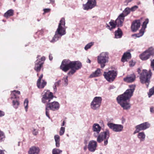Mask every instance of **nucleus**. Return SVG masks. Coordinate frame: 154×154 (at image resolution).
<instances>
[{"label": "nucleus", "instance_id": "53", "mask_svg": "<svg viewBox=\"0 0 154 154\" xmlns=\"http://www.w3.org/2000/svg\"><path fill=\"white\" fill-rule=\"evenodd\" d=\"M49 60H52L53 57L51 54H50L49 55Z\"/></svg>", "mask_w": 154, "mask_h": 154}, {"label": "nucleus", "instance_id": "31", "mask_svg": "<svg viewBox=\"0 0 154 154\" xmlns=\"http://www.w3.org/2000/svg\"><path fill=\"white\" fill-rule=\"evenodd\" d=\"M130 8L127 7L126 8L125 10L123 11L122 13L121 14H123L122 16H124V17L127 16L128 14L131 12Z\"/></svg>", "mask_w": 154, "mask_h": 154}, {"label": "nucleus", "instance_id": "16", "mask_svg": "<svg viewBox=\"0 0 154 154\" xmlns=\"http://www.w3.org/2000/svg\"><path fill=\"white\" fill-rule=\"evenodd\" d=\"M43 76V74H41L37 81V86L39 88H43L47 84L46 82L44 80H42Z\"/></svg>", "mask_w": 154, "mask_h": 154}, {"label": "nucleus", "instance_id": "10", "mask_svg": "<svg viewBox=\"0 0 154 154\" xmlns=\"http://www.w3.org/2000/svg\"><path fill=\"white\" fill-rule=\"evenodd\" d=\"M109 132L108 129H106L105 131L100 133L97 136V141L100 143L106 139H109Z\"/></svg>", "mask_w": 154, "mask_h": 154}, {"label": "nucleus", "instance_id": "9", "mask_svg": "<svg viewBox=\"0 0 154 154\" xmlns=\"http://www.w3.org/2000/svg\"><path fill=\"white\" fill-rule=\"evenodd\" d=\"M53 97L52 93L49 91L45 90L43 92V97L42 101L43 103H45L49 102Z\"/></svg>", "mask_w": 154, "mask_h": 154}, {"label": "nucleus", "instance_id": "55", "mask_svg": "<svg viewBox=\"0 0 154 154\" xmlns=\"http://www.w3.org/2000/svg\"><path fill=\"white\" fill-rule=\"evenodd\" d=\"M0 154H4L3 151L0 150Z\"/></svg>", "mask_w": 154, "mask_h": 154}, {"label": "nucleus", "instance_id": "43", "mask_svg": "<svg viewBox=\"0 0 154 154\" xmlns=\"http://www.w3.org/2000/svg\"><path fill=\"white\" fill-rule=\"evenodd\" d=\"M45 110V114L46 116L48 117L49 119H50V118L49 115V109L48 108V107H46Z\"/></svg>", "mask_w": 154, "mask_h": 154}, {"label": "nucleus", "instance_id": "34", "mask_svg": "<svg viewBox=\"0 0 154 154\" xmlns=\"http://www.w3.org/2000/svg\"><path fill=\"white\" fill-rule=\"evenodd\" d=\"M68 77L67 76H65L62 79V82L65 86H66L68 84Z\"/></svg>", "mask_w": 154, "mask_h": 154}, {"label": "nucleus", "instance_id": "1", "mask_svg": "<svg viewBox=\"0 0 154 154\" xmlns=\"http://www.w3.org/2000/svg\"><path fill=\"white\" fill-rule=\"evenodd\" d=\"M129 87V88L127 89L123 94L118 96L117 98L118 103L125 110L128 109L131 107L130 103L127 100L133 96L135 85H130Z\"/></svg>", "mask_w": 154, "mask_h": 154}, {"label": "nucleus", "instance_id": "56", "mask_svg": "<svg viewBox=\"0 0 154 154\" xmlns=\"http://www.w3.org/2000/svg\"><path fill=\"white\" fill-rule=\"evenodd\" d=\"M64 125H65V122H64V121H63V123H62L61 125V126H63Z\"/></svg>", "mask_w": 154, "mask_h": 154}, {"label": "nucleus", "instance_id": "27", "mask_svg": "<svg viewBox=\"0 0 154 154\" xmlns=\"http://www.w3.org/2000/svg\"><path fill=\"white\" fill-rule=\"evenodd\" d=\"M14 10L12 9H10L8 11L5 13L4 15L5 17L6 18H8L12 16L14 14Z\"/></svg>", "mask_w": 154, "mask_h": 154}, {"label": "nucleus", "instance_id": "11", "mask_svg": "<svg viewBox=\"0 0 154 154\" xmlns=\"http://www.w3.org/2000/svg\"><path fill=\"white\" fill-rule=\"evenodd\" d=\"M108 127L113 131L116 132L122 131L123 128L122 125L119 124H116L112 123H108L107 124Z\"/></svg>", "mask_w": 154, "mask_h": 154}, {"label": "nucleus", "instance_id": "8", "mask_svg": "<svg viewBox=\"0 0 154 154\" xmlns=\"http://www.w3.org/2000/svg\"><path fill=\"white\" fill-rule=\"evenodd\" d=\"M102 100L100 97H95L91 103V108L93 110L98 109L101 105Z\"/></svg>", "mask_w": 154, "mask_h": 154}, {"label": "nucleus", "instance_id": "22", "mask_svg": "<svg viewBox=\"0 0 154 154\" xmlns=\"http://www.w3.org/2000/svg\"><path fill=\"white\" fill-rule=\"evenodd\" d=\"M20 92L18 91L14 90L11 91V100L17 99L19 98V95Z\"/></svg>", "mask_w": 154, "mask_h": 154}, {"label": "nucleus", "instance_id": "30", "mask_svg": "<svg viewBox=\"0 0 154 154\" xmlns=\"http://www.w3.org/2000/svg\"><path fill=\"white\" fill-rule=\"evenodd\" d=\"M145 137L146 135L143 132L139 133L137 135V137L140 141H143L145 140Z\"/></svg>", "mask_w": 154, "mask_h": 154}, {"label": "nucleus", "instance_id": "2", "mask_svg": "<svg viewBox=\"0 0 154 154\" xmlns=\"http://www.w3.org/2000/svg\"><path fill=\"white\" fill-rule=\"evenodd\" d=\"M82 66L81 63L78 61H71L69 60H64L60 66V69L65 72H67L69 69L71 70L68 73V74L72 75Z\"/></svg>", "mask_w": 154, "mask_h": 154}, {"label": "nucleus", "instance_id": "39", "mask_svg": "<svg viewBox=\"0 0 154 154\" xmlns=\"http://www.w3.org/2000/svg\"><path fill=\"white\" fill-rule=\"evenodd\" d=\"M154 94V86L149 90V92L148 93V97H150Z\"/></svg>", "mask_w": 154, "mask_h": 154}, {"label": "nucleus", "instance_id": "5", "mask_svg": "<svg viewBox=\"0 0 154 154\" xmlns=\"http://www.w3.org/2000/svg\"><path fill=\"white\" fill-rule=\"evenodd\" d=\"M152 74L150 70L148 72L147 70L144 69L140 74V82L142 84H145L147 87H148Z\"/></svg>", "mask_w": 154, "mask_h": 154}, {"label": "nucleus", "instance_id": "63", "mask_svg": "<svg viewBox=\"0 0 154 154\" xmlns=\"http://www.w3.org/2000/svg\"><path fill=\"white\" fill-rule=\"evenodd\" d=\"M100 154H103L102 153V152H101L100 153Z\"/></svg>", "mask_w": 154, "mask_h": 154}, {"label": "nucleus", "instance_id": "49", "mask_svg": "<svg viewBox=\"0 0 154 154\" xmlns=\"http://www.w3.org/2000/svg\"><path fill=\"white\" fill-rule=\"evenodd\" d=\"M5 115L4 112L0 110V117H2L4 116Z\"/></svg>", "mask_w": 154, "mask_h": 154}, {"label": "nucleus", "instance_id": "44", "mask_svg": "<svg viewBox=\"0 0 154 154\" xmlns=\"http://www.w3.org/2000/svg\"><path fill=\"white\" fill-rule=\"evenodd\" d=\"M138 8V7L137 6L135 5L132 7L130 9L131 11H135Z\"/></svg>", "mask_w": 154, "mask_h": 154}, {"label": "nucleus", "instance_id": "61", "mask_svg": "<svg viewBox=\"0 0 154 154\" xmlns=\"http://www.w3.org/2000/svg\"><path fill=\"white\" fill-rule=\"evenodd\" d=\"M153 3L154 5V0H153Z\"/></svg>", "mask_w": 154, "mask_h": 154}, {"label": "nucleus", "instance_id": "14", "mask_svg": "<svg viewBox=\"0 0 154 154\" xmlns=\"http://www.w3.org/2000/svg\"><path fill=\"white\" fill-rule=\"evenodd\" d=\"M60 104L57 101H54L51 103L47 104L46 107L48 108L53 111L57 110L60 108Z\"/></svg>", "mask_w": 154, "mask_h": 154}, {"label": "nucleus", "instance_id": "18", "mask_svg": "<svg viewBox=\"0 0 154 154\" xmlns=\"http://www.w3.org/2000/svg\"><path fill=\"white\" fill-rule=\"evenodd\" d=\"M101 129V127L98 124L95 123L92 126V130L95 133L94 134V136L96 137L100 133Z\"/></svg>", "mask_w": 154, "mask_h": 154}, {"label": "nucleus", "instance_id": "21", "mask_svg": "<svg viewBox=\"0 0 154 154\" xmlns=\"http://www.w3.org/2000/svg\"><path fill=\"white\" fill-rule=\"evenodd\" d=\"M40 149L37 146H32L30 147L28 151L29 154H39Z\"/></svg>", "mask_w": 154, "mask_h": 154}, {"label": "nucleus", "instance_id": "32", "mask_svg": "<svg viewBox=\"0 0 154 154\" xmlns=\"http://www.w3.org/2000/svg\"><path fill=\"white\" fill-rule=\"evenodd\" d=\"M145 28H142L140 31L138 33L136 34L135 36L137 37H140L143 35L144 32Z\"/></svg>", "mask_w": 154, "mask_h": 154}, {"label": "nucleus", "instance_id": "58", "mask_svg": "<svg viewBox=\"0 0 154 154\" xmlns=\"http://www.w3.org/2000/svg\"><path fill=\"white\" fill-rule=\"evenodd\" d=\"M134 65V64H133V65H132L131 64H130V65L131 66H133Z\"/></svg>", "mask_w": 154, "mask_h": 154}, {"label": "nucleus", "instance_id": "12", "mask_svg": "<svg viewBox=\"0 0 154 154\" xmlns=\"http://www.w3.org/2000/svg\"><path fill=\"white\" fill-rule=\"evenodd\" d=\"M96 5V0H88L85 4L83 5L82 7L84 10H88L94 8Z\"/></svg>", "mask_w": 154, "mask_h": 154}, {"label": "nucleus", "instance_id": "54", "mask_svg": "<svg viewBox=\"0 0 154 154\" xmlns=\"http://www.w3.org/2000/svg\"><path fill=\"white\" fill-rule=\"evenodd\" d=\"M87 62L88 63H90L91 62V61L89 59H88L87 60Z\"/></svg>", "mask_w": 154, "mask_h": 154}, {"label": "nucleus", "instance_id": "38", "mask_svg": "<svg viewBox=\"0 0 154 154\" xmlns=\"http://www.w3.org/2000/svg\"><path fill=\"white\" fill-rule=\"evenodd\" d=\"M61 82L60 80H59L57 82H55L53 86L54 90V91L56 92L57 91V87L59 86L60 82Z\"/></svg>", "mask_w": 154, "mask_h": 154}, {"label": "nucleus", "instance_id": "40", "mask_svg": "<svg viewBox=\"0 0 154 154\" xmlns=\"http://www.w3.org/2000/svg\"><path fill=\"white\" fill-rule=\"evenodd\" d=\"M5 138V136L4 133L0 130V141L3 140Z\"/></svg>", "mask_w": 154, "mask_h": 154}, {"label": "nucleus", "instance_id": "51", "mask_svg": "<svg viewBox=\"0 0 154 154\" xmlns=\"http://www.w3.org/2000/svg\"><path fill=\"white\" fill-rule=\"evenodd\" d=\"M115 88V87L114 86L111 85V86H110V87H109V90H110L113 89L114 88Z\"/></svg>", "mask_w": 154, "mask_h": 154}, {"label": "nucleus", "instance_id": "48", "mask_svg": "<svg viewBox=\"0 0 154 154\" xmlns=\"http://www.w3.org/2000/svg\"><path fill=\"white\" fill-rule=\"evenodd\" d=\"M44 11V14L45 13H48L49 12L51 11V9L50 8H45L43 9Z\"/></svg>", "mask_w": 154, "mask_h": 154}, {"label": "nucleus", "instance_id": "59", "mask_svg": "<svg viewBox=\"0 0 154 154\" xmlns=\"http://www.w3.org/2000/svg\"><path fill=\"white\" fill-rule=\"evenodd\" d=\"M135 35H136V34H134L132 35V36H135Z\"/></svg>", "mask_w": 154, "mask_h": 154}, {"label": "nucleus", "instance_id": "33", "mask_svg": "<svg viewBox=\"0 0 154 154\" xmlns=\"http://www.w3.org/2000/svg\"><path fill=\"white\" fill-rule=\"evenodd\" d=\"M12 103L13 106L15 109H16L18 108L19 105V102L17 99H16V100H12Z\"/></svg>", "mask_w": 154, "mask_h": 154}, {"label": "nucleus", "instance_id": "20", "mask_svg": "<svg viewBox=\"0 0 154 154\" xmlns=\"http://www.w3.org/2000/svg\"><path fill=\"white\" fill-rule=\"evenodd\" d=\"M122 15L123 14H120L115 21L116 25H117L118 26H122V24L124 20V16H122Z\"/></svg>", "mask_w": 154, "mask_h": 154}, {"label": "nucleus", "instance_id": "17", "mask_svg": "<svg viewBox=\"0 0 154 154\" xmlns=\"http://www.w3.org/2000/svg\"><path fill=\"white\" fill-rule=\"evenodd\" d=\"M140 23L139 20H136L134 21L131 25V29L133 32L136 31L140 27Z\"/></svg>", "mask_w": 154, "mask_h": 154}, {"label": "nucleus", "instance_id": "29", "mask_svg": "<svg viewBox=\"0 0 154 154\" xmlns=\"http://www.w3.org/2000/svg\"><path fill=\"white\" fill-rule=\"evenodd\" d=\"M54 139L55 142L56 146L57 147H59L60 146V137L58 135H55L54 136Z\"/></svg>", "mask_w": 154, "mask_h": 154}, {"label": "nucleus", "instance_id": "42", "mask_svg": "<svg viewBox=\"0 0 154 154\" xmlns=\"http://www.w3.org/2000/svg\"><path fill=\"white\" fill-rule=\"evenodd\" d=\"M149 22V19H146L145 21L143 22V27H144L143 28H146V26L147 24Z\"/></svg>", "mask_w": 154, "mask_h": 154}, {"label": "nucleus", "instance_id": "28", "mask_svg": "<svg viewBox=\"0 0 154 154\" xmlns=\"http://www.w3.org/2000/svg\"><path fill=\"white\" fill-rule=\"evenodd\" d=\"M109 24H110V26H111L110 28V26L107 24H106V27L109 29L110 30H111V29H112L116 27V24L115 23V21L113 20H111V21L109 22Z\"/></svg>", "mask_w": 154, "mask_h": 154}, {"label": "nucleus", "instance_id": "46", "mask_svg": "<svg viewBox=\"0 0 154 154\" xmlns=\"http://www.w3.org/2000/svg\"><path fill=\"white\" fill-rule=\"evenodd\" d=\"M33 134L35 135H36L38 133L37 131L35 128H33L32 131Z\"/></svg>", "mask_w": 154, "mask_h": 154}, {"label": "nucleus", "instance_id": "6", "mask_svg": "<svg viewBox=\"0 0 154 154\" xmlns=\"http://www.w3.org/2000/svg\"><path fill=\"white\" fill-rule=\"evenodd\" d=\"M117 74L116 70H112L108 72H104L103 76L105 78L108 82H112L114 81Z\"/></svg>", "mask_w": 154, "mask_h": 154}, {"label": "nucleus", "instance_id": "45", "mask_svg": "<svg viewBox=\"0 0 154 154\" xmlns=\"http://www.w3.org/2000/svg\"><path fill=\"white\" fill-rule=\"evenodd\" d=\"M150 66L153 70H154V59L151 62Z\"/></svg>", "mask_w": 154, "mask_h": 154}, {"label": "nucleus", "instance_id": "26", "mask_svg": "<svg viewBox=\"0 0 154 154\" xmlns=\"http://www.w3.org/2000/svg\"><path fill=\"white\" fill-rule=\"evenodd\" d=\"M100 74V69H98L92 73L89 76L90 78H92L99 76Z\"/></svg>", "mask_w": 154, "mask_h": 154}, {"label": "nucleus", "instance_id": "36", "mask_svg": "<svg viewBox=\"0 0 154 154\" xmlns=\"http://www.w3.org/2000/svg\"><path fill=\"white\" fill-rule=\"evenodd\" d=\"M29 101L27 99H26L24 102V106L26 112H27L28 108V104Z\"/></svg>", "mask_w": 154, "mask_h": 154}, {"label": "nucleus", "instance_id": "13", "mask_svg": "<svg viewBox=\"0 0 154 154\" xmlns=\"http://www.w3.org/2000/svg\"><path fill=\"white\" fill-rule=\"evenodd\" d=\"M150 125L147 122H145L137 125L135 128L136 130L134 132L135 134L138 133L140 131L144 130L149 127Z\"/></svg>", "mask_w": 154, "mask_h": 154}, {"label": "nucleus", "instance_id": "57", "mask_svg": "<svg viewBox=\"0 0 154 154\" xmlns=\"http://www.w3.org/2000/svg\"><path fill=\"white\" fill-rule=\"evenodd\" d=\"M140 69L139 68H138V73L140 72Z\"/></svg>", "mask_w": 154, "mask_h": 154}, {"label": "nucleus", "instance_id": "50", "mask_svg": "<svg viewBox=\"0 0 154 154\" xmlns=\"http://www.w3.org/2000/svg\"><path fill=\"white\" fill-rule=\"evenodd\" d=\"M108 139H106L104 140V145L105 146L107 145L108 143Z\"/></svg>", "mask_w": 154, "mask_h": 154}, {"label": "nucleus", "instance_id": "3", "mask_svg": "<svg viewBox=\"0 0 154 154\" xmlns=\"http://www.w3.org/2000/svg\"><path fill=\"white\" fill-rule=\"evenodd\" d=\"M65 25V19L62 18L60 21L58 28L55 32V35L52 40L51 41V42H56L62 36L66 34V28Z\"/></svg>", "mask_w": 154, "mask_h": 154}, {"label": "nucleus", "instance_id": "23", "mask_svg": "<svg viewBox=\"0 0 154 154\" xmlns=\"http://www.w3.org/2000/svg\"><path fill=\"white\" fill-rule=\"evenodd\" d=\"M135 75L134 74H132L130 76L127 77L124 79V81L127 82H132L135 79Z\"/></svg>", "mask_w": 154, "mask_h": 154}, {"label": "nucleus", "instance_id": "24", "mask_svg": "<svg viewBox=\"0 0 154 154\" xmlns=\"http://www.w3.org/2000/svg\"><path fill=\"white\" fill-rule=\"evenodd\" d=\"M131 57V55L130 53L129 52H126L125 53L122 59V62H124L127 60V59H130Z\"/></svg>", "mask_w": 154, "mask_h": 154}, {"label": "nucleus", "instance_id": "41", "mask_svg": "<svg viewBox=\"0 0 154 154\" xmlns=\"http://www.w3.org/2000/svg\"><path fill=\"white\" fill-rule=\"evenodd\" d=\"M65 131V128L63 127H61L59 132V134L60 136L63 135Z\"/></svg>", "mask_w": 154, "mask_h": 154}, {"label": "nucleus", "instance_id": "60", "mask_svg": "<svg viewBox=\"0 0 154 154\" xmlns=\"http://www.w3.org/2000/svg\"><path fill=\"white\" fill-rule=\"evenodd\" d=\"M102 125H103V126H104V124H103V122H102Z\"/></svg>", "mask_w": 154, "mask_h": 154}, {"label": "nucleus", "instance_id": "37", "mask_svg": "<svg viewBox=\"0 0 154 154\" xmlns=\"http://www.w3.org/2000/svg\"><path fill=\"white\" fill-rule=\"evenodd\" d=\"M94 44V42H91L88 44L84 48V49L85 50H87L88 49H90L91 46H92Z\"/></svg>", "mask_w": 154, "mask_h": 154}, {"label": "nucleus", "instance_id": "25", "mask_svg": "<svg viewBox=\"0 0 154 154\" xmlns=\"http://www.w3.org/2000/svg\"><path fill=\"white\" fill-rule=\"evenodd\" d=\"M115 38H119L122 37V30L120 28H118L117 30L115 32Z\"/></svg>", "mask_w": 154, "mask_h": 154}, {"label": "nucleus", "instance_id": "4", "mask_svg": "<svg viewBox=\"0 0 154 154\" xmlns=\"http://www.w3.org/2000/svg\"><path fill=\"white\" fill-rule=\"evenodd\" d=\"M109 60V53L107 52L101 53L97 57V62L102 68L104 67L106 63H108Z\"/></svg>", "mask_w": 154, "mask_h": 154}, {"label": "nucleus", "instance_id": "62", "mask_svg": "<svg viewBox=\"0 0 154 154\" xmlns=\"http://www.w3.org/2000/svg\"><path fill=\"white\" fill-rule=\"evenodd\" d=\"M153 55H154V51H153Z\"/></svg>", "mask_w": 154, "mask_h": 154}, {"label": "nucleus", "instance_id": "19", "mask_svg": "<svg viewBox=\"0 0 154 154\" xmlns=\"http://www.w3.org/2000/svg\"><path fill=\"white\" fill-rule=\"evenodd\" d=\"M43 63L44 62L41 61L40 59H37L35 62L34 69L37 72H39Z\"/></svg>", "mask_w": 154, "mask_h": 154}, {"label": "nucleus", "instance_id": "64", "mask_svg": "<svg viewBox=\"0 0 154 154\" xmlns=\"http://www.w3.org/2000/svg\"><path fill=\"white\" fill-rule=\"evenodd\" d=\"M53 1V3H54V1Z\"/></svg>", "mask_w": 154, "mask_h": 154}, {"label": "nucleus", "instance_id": "52", "mask_svg": "<svg viewBox=\"0 0 154 154\" xmlns=\"http://www.w3.org/2000/svg\"><path fill=\"white\" fill-rule=\"evenodd\" d=\"M150 111L151 112H154V108L152 107L150 108Z\"/></svg>", "mask_w": 154, "mask_h": 154}, {"label": "nucleus", "instance_id": "35", "mask_svg": "<svg viewBox=\"0 0 154 154\" xmlns=\"http://www.w3.org/2000/svg\"><path fill=\"white\" fill-rule=\"evenodd\" d=\"M62 152V150L54 148L52 150L53 154H60Z\"/></svg>", "mask_w": 154, "mask_h": 154}, {"label": "nucleus", "instance_id": "7", "mask_svg": "<svg viewBox=\"0 0 154 154\" xmlns=\"http://www.w3.org/2000/svg\"><path fill=\"white\" fill-rule=\"evenodd\" d=\"M153 51L154 48L150 47L140 55V58L142 60H146L150 56L153 55Z\"/></svg>", "mask_w": 154, "mask_h": 154}, {"label": "nucleus", "instance_id": "47", "mask_svg": "<svg viewBox=\"0 0 154 154\" xmlns=\"http://www.w3.org/2000/svg\"><path fill=\"white\" fill-rule=\"evenodd\" d=\"M40 57V56H38L37 57V58H38V59H39L42 62H44V61L45 60V57L44 56H43L42 57L41 59H40L39 58V57Z\"/></svg>", "mask_w": 154, "mask_h": 154}, {"label": "nucleus", "instance_id": "15", "mask_svg": "<svg viewBox=\"0 0 154 154\" xmlns=\"http://www.w3.org/2000/svg\"><path fill=\"white\" fill-rule=\"evenodd\" d=\"M97 146V142L94 140H92L89 141L88 148L90 151L94 152L96 150Z\"/></svg>", "mask_w": 154, "mask_h": 154}]
</instances>
